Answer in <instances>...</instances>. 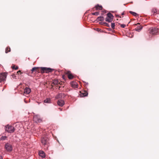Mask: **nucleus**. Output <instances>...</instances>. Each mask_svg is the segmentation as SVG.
Returning a JSON list of instances; mask_svg holds the SVG:
<instances>
[{
	"mask_svg": "<svg viewBox=\"0 0 159 159\" xmlns=\"http://www.w3.org/2000/svg\"><path fill=\"white\" fill-rule=\"evenodd\" d=\"M61 82L57 79H54L53 80L52 83L51 84L52 86L53 87L54 85L61 84Z\"/></svg>",
	"mask_w": 159,
	"mask_h": 159,
	"instance_id": "nucleus-6",
	"label": "nucleus"
},
{
	"mask_svg": "<svg viewBox=\"0 0 159 159\" xmlns=\"http://www.w3.org/2000/svg\"><path fill=\"white\" fill-rule=\"evenodd\" d=\"M7 138V137L6 136H2L0 138L1 140H5Z\"/></svg>",
	"mask_w": 159,
	"mask_h": 159,
	"instance_id": "nucleus-25",
	"label": "nucleus"
},
{
	"mask_svg": "<svg viewBox=\"0 0 159 159\" xmlns=\"http://www.w3.org/2000/svg\"><path fill=\"white\" fill-rule=\"evenodd\" d=\"M95 7L96 10H102V6L98 4Z\"/></svg>",
	"mask_w": 159,
	"mask_h": 159,
	"instance_id": "nucleus-17",
	"label": "nucleus"
},
{
	"mask_svg": "<svg viewBox=\"0 0 159 159\" xmlns=\"http://www.w3.org/2000/svg\"><path fill=\"white\" fill-rule=\"evenodd\" d=\"M19 73H20V74H21L22 73L21 72V71L20 70H19L17 72V74H19Z\"/></svg>",
	"mask_w": 159,
	"mask_h": 159,
	"instance_id": "nucleus-32",
	"label": "nucleus"
},
{
	"mask_svg": "<svg viewBox=\"0 0 159 159\" xmlns=\"http://www.w3.org/2000/svg\"><path fill=\"white\" fill-rule=\"evenodd\" d=\"M107 17L113 19L114 17L112 14L110 13H108L107 14Z\"/></svg>",
	"mask_w": 159,
	"mask_h": 159,
	"instance_id": "nucleus-21",
	"label": "nucleus"
},
{
	"mask_svg": "<svg viewBox=\"0 0 159 159\" xmlns=\"http://www.w3.org/2000/svg\"><path fill=\"white\" fill-rule=\"evenodd\" d=\"M7 75V74L5 73H2L0 74V82H4L6 80Z\"/></svg>",
	"mask_w": 159,
	"mask_h": 159,
	"instance_id": "nucleus-5",
	"label": "nucleus"
},
{
	"mask_svg": "<svg viewBox=\"0 0 159 159\" xmlns=\"http://www.w3.org/2000/svg\"><path fill=\"white\" fill-rule=\"evenodd\" d=\"M44 102L47 103H51V99L50 98H47L44 100Z\"/></svg>",
	"mask_w": 159,
	"mask_h": 159,
	"instance_id": "nucleus-20",
	"label": "nucleus"
},
{
	"mask_svg": "<svg viewBox=\"0 0 159 159\" xmlns=\"http://www.w3.org/2000/svg\"><path fill=\"white\" fill-rule=\"evenodd\" d=\"M0 159H2V157L1 156H0Z\"/></svg>",
	"mask_w": 159,
	"mask_h": 159,
	"instance_id": "nucleus-33",
	"label": "nucleus"
},
{
	"mask_svg": "<svg viewBox=\"0 0 159 159\" xmlns=\"http://www.w3.org/2000/svg\"><path fill=\"white\" fill-rule=\"evenodd\" d=\"M88 95V93L85 91H84L82 93L80 92V95L81 97L86 96Z\"/></svg>",
	"mask_w": 159,
	"mask_h": 159,
	"instance_id": "nucleus-15",
	"label": "nucleus"
},
{
	"mask_svg": "<svg viewBox=\"0 0 159 159\" xmlns=\"http://www.w3.org/2000/svg\"><path fill=\"white\" fill-rule=\"evenodd\" d=\"M66 74L67 75L68 78L69 79H72L74 78V76L71 73V72L70 71H67L66 72Z\"/></svg>",
	"mask_w": 159,
	"mask_h": 159,
	"instance_id": "nucleus-11",
	"label": "nucleus"
},
{
	"mask_svg": "<svg viewBox=\"0 0 159 159\" xmlns=\"http://www.w3.org/2000/svg\"><path fill=\"white\" fill-rule=\"evenodd\" d=\"M34 120L36 122H40L41 121L40 116L38 115H35L33 117Z\"/></svg>",
	"mask_w": 159,
	"mask_h": 159,
	"instance_id": "nucleus-8",
	"label": "nucleus"
},
{
	"mask_svg": "<svg viewBox=\"0 0 159 159\" xmlns=\"http://www.w3.org/2000/svg\"><path fill=\"white\" fill-rule=\"evenodd\" d=\"M157 10L156 8H153L152 10V12L153 14L157 13Z\"/></svg>",
	"mask_w": 159,
	"mask_h": 159,
	"instance_id": "nucleus-24",
	"label": "nucleus"
},
{
	"mask_svg": "<svg viewBox=\"0 0 159 159\" xmlns=\"http://www.w3.org/2000/svg\"><path fill=\"white\" fill-rule=\"evenodd\" d=\"M5 147L7 151H11L12 149V148L11 144L7 143L5 145Z\"/></svg>",
	"mask_w": 159,
	"mask_h": 159,
	"instance_id": "nucleus-9",
	"label": "nucleus"
},
{
	"mask_svg": "<svg viewBox=\"0 0 159 159\" xmlns=\"http://www.w3.org/2000/svg\"><path fill=\"white\" fill-rule=\"evenodd\" d=\"M149 33L151 35H149L148 39H150L152 37V35H157L159 34V29L158 28L152 27L150 28L148 30Z\"/></svg>",
	"mask_w": 159,
	"mask_h": 159,
	"instance_id": "nucleus-1",
	"label": "nucleus"
},
{
	"mask_svg": "<svg viewBox=\"0 0 159 159\" xmlns=\"http://www.w3.org/2000/svg\"><path fill=\"white\" fill-rule=\"evenodd\" d=\"M125 25L124 24H121V25H120V26L122 28H124L125 27Z\"/></svg>",
	"mask_w": 159,
	"mask_h": 159,
	"instance_id": "nucleus-31",
	"label": "nucleus"
},
{
	"mask_svg": "<svg viewBox=\"0 0 159 159\" xmlns=\"http://www.w3.org/2000/svg\"><path fill=\"white\" fill-rule=\"evenodd\" d=\"M124 14V12H123L122 13V15H123Z\"/></svg>",
	"mask_w": 159,
	"mask_h": 159,
	"instance_id": "nucleus-34",
	"label": "nucleus"
},
{
	"mask_svg": "<svg viewBox=\"0 0 159 159\" xmlns=\"http://www.w3.org/2000/svg\"><path fill=\"white\" fill-rule=\"evenodd\" d=\"M111 27L112 29H114L115 26V24L114 23H111Z\"/></svg>",
	"mask_w": 159,
	"mask_h": 159,
	"instance_id": "nucleus-27",
	"label": "nucleus"
},
{
	"mask_svg": "<svg viewBox=\"0 0 159 159\" xmlns=\"http://www.w3.org/2000/svg\"><path fill=\"white\" fill-rule=\"evenodd\" d=\"M129 13H130L131 14L133 15V16H138V15L137 13L135 12H133L132 11H129Z\"/></svg>",
	"mask_w": 159,
	"mask_h": 159,
	"instance_id": "nucleus-23",
	"label": "nucleus"
},
{
	"mask_svg": "<svg viewBox=\"0 0 159 159\" xmlns=\"http://www.w3.org/2000/svg\"><path fill=\"white\" fill-rule=\"evenodd\" d=\"M49 138L47 136L42 137L41 139V142L43 144L46 148H47L49 145Z\"/></svg>",
	"mask_w": 159,
	"mask_h": 159,
	"instance_id": "nucleus-2",
	"label": "nucleus"
},
{
	"mask_svg": "<svg viewBox=\"0 0 159 159\" xmlns=\"http://www.w3.org/2000/svg\"><path fill=\"white\" fill-rule=\"evenodd\" d=\"M92 14L93 15L98 16L99 14V13L98 12H95L92 13Z\"/></svg>",
	"mask_w": 159,
	"mask_h": 159,
	"instance_id": "nucleus-26",
	"label": "nucleus"
},
{
	"mask_svg": "<svg viewBox=\"0 0 159 159\" xmlns=\"http://www.w3.org/2000/svg\"><path fill=\"white\" fill-rule=\"evenodd\" d=\"M72 87L74 88H77L78 87V85L76 82H73L71 83Z\"/></svg>",
	"mask_w": 159,
	"mask_h": 159,
	"instance_id": "nucleus-14",
	"label": "nucleus"
},
{
	"mask_svg": "<svg viewBox=\"0 0 159 159\" xmlns=\"http://www.w3.org/2000/svg\"><path fill=\"white\" fill-rule=\"evenodd\" d=\"M39 155L43 158L45 157V154L43 151H40L39 153Z\"/></svg>",
	"mask_w": 159,
	"mask_h": 159,
	"instance_id": "nucleus-16",
	"label": "nucleus"
},
{
	"mask_svg": "<svg viewBox=\"0 0 159 159\" xmlns=\"http://www.w3.org/2000/svg\"><path fill=\"white\" fill-rule=\"evenodd\" d=\"M12 77L14 79H16V76L14 74H12L11 75Z\"/></svg>",
	"mask_w": 159,
	"mask_h": 159,
	"instance_id": "nucleus-30",
	"label": "nucleus"
},
{
	"mask_svg": "<svg viewBox=\"0 0 159 159\" xmlns=\"http://www.w3.org/2000/svg\"><path fill=\"white\" fill-rule=\"evenodd\" d=\"M40 69V67H34L32 68V69L31 70V73H33L34 72H35V73H39L40 71L39 70V69Z\"/></svg>",
	"mask_w": 159,
	"mask_h": 159,
	"instance_id": "nucleus-7",
	"label": "nucleus"
},
{
	"mask_svg": "<svg viewBox=\"0 0 159 159\" xmlns=\"http://www.w3.org/2000/svg\"><path fill=\"white\" fill-rule=\"evenodd\" d=\"M12 69H15V70H17L18 69V67L16 66L15 67V66L14 65L13 66H12Z\"/></svg>",
	"mask_w": 159,
	"mask_h": 159,
	"instance_id": "nucleus-28",
	"label": "nucleus"
},
{
	"mask_svg": "<svg viewBox=\"0 0 159 159\" xmlns=\"http://www.w3.org/2000/svg\"><path fill=\"white\" fill-rule=\"evenodd\" d=\"M57 104L59 106L62 107L64 105L65 103L63 100H59L57 102Z\"/></svg>",
	"mask_w": 159,
	"mask_h": 159,
	"instance_id": "nucleus-12",
	"label": "nucleus"
},
{
	"mask_svg": "<svg viewBox=\"0 0 159 159\" xmlns=\"http://www.w3.org/2000/svg\"><path fill=\"white\" fill-rule=\"evenodd\" d=\"M103 24L104 25L106 26L109 27L110 26V25H109L106 22H104L103 23Z\"/></svg>",
	"mask_w": 159,
	"mask_h": 159,
	"instance_id": "nucleus-29",
	"label": "nucleus"
},
{
	"mask_svg": "<svg viewBox=\"0 0 159 159\" xmlns=\"http://www.w3.org/2000/svg\"><path fill=\"white\" fill-rule=\"evenodd\" d=\"M113 20V19L111 18L107 17L105 18V20L107 22H111Z\"/></svg>",
	"mask_w": 159,
	"mask_h": 159,
	"instance_id": "nucleus-19",
	"label": "nucleus"
},
{
	"mask_svg": "<svg viewBox=\"0 0 159 159\" xmlns=\"http://www.w3.org/2000/svg\"><path fill=\"white\" fill-rule=\"evenodd\" d=\"M11 51V48L9 47H7L6 48L5 50L6 53H7L8 52Z\"/></svg>",
	"mask_w": 159,
	"mask_h": 159,
	"instance_id": "nucleus-22",
	"label": "nucleus"
},
{
	"mask_svg": "<svg viewBox=\"0 0 159 159\" xmlns=\"http://www.w3.org/2000/svg\"><path fill=\"white\" fill-rule=\"evenodd\" d=\"M60 110H61V111L62 110V109L61 108H59Z\"/></svg>",
	"mask_w": 159,
	"mask_h": 159,
	"instance_id": "nucleus-35",
	"label": "nucleus"
},
{
	"mask_svg": "<svg viewBox=\"0 0 159 159\" xmlns=\"http://www.w3.org/2000/svg\"><path fill=\"white\" fill-rule=\"evenodd\" d=\"M31 92V89L30 88L26 87L24 89V93L26 94H29Z\"/></svg>",
	"mask_w": 159,
	"mask_h": 159,
	"instance_id": "nucleus-13",
	"label": "nucleus"
},
{
	"mask_svg": "<svg viewBox=\"0 0 159 159\" xmlns=\"http://www.w3.org/2000/svg\"><path fill=\"white\" fill-rule=\"evenodd\" d=\"M117 16V17H118H118H119V16H118V15H117V16Z\"/></svg>",
	"mask_w": 159,
	"mask_h": 159,
	"instance_id": "nucleus-36",
	"label": "nucleus"
},
{
	"mask_svg": "<svg viewBox=\"0 0 159 159\" xmlns=\"http://www.w3.org/2000/svg\"><path fill=\"white\" fill-rule=\"evenodd\" d=\"M15 130L14 127L11 125H8L6 126V131L9 133H12Z\"/></svg>",
	"mask_w": 159,
	"mask_h": 159,
	"instance_id": "nucleus-3",
	"label": "nucleus"
},
{
	"mask_svg": "<svg viewBox=\"0 0 159 159\" xmlns=\"http://www.w3.org/2000/svg\"><path fill=\"white\" fill-rule=\"evenodd\" d=\"M53 70V69H52L50 68L40 67V72L41 73L46 72L48 73L49 72H51Z\"/></svg>",
	"mask_w": 159,
	"mask_h": 159,
	"instance_id": "nucleus-4",
	"label": "nucleus"
},
{
	"mask_svg": "<svg viewBox=\"0 0 159 159\" xmlns=\"http://www.w3.org/2000/svg\"><path fill=\"white\" fill-rule=\"evenodd\" d=\"M139 25V23H138L137 24H134V25L135 26L136 25L137 26V27L135 29V30L139 32L142 29V26Z\"/></svg>",
	"mask_w": 159,
	"mask_h": 159,
	"instance_id": "nucleus-10",
	"label": "nucleus"
},
{
	"mask_svg": "<svg viewBox=\"0 0 159 159\" xmlns=\"http://www.w3.org/2000/svg\"><path fill=\"white\" fill-rule=\"evenodd\" d=\"M104 20V18L103 16L98 17L96 19L97 21H103Z\"/></svg>",
	"mask_w": 159,
	"mask_h": 159,
	"instance_id": "nucleus-18",
	"label": "nucleus"
}]
</instances>
